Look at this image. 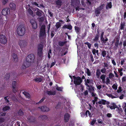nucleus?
<instances>
[{
    "instance_id": "6",
    "label": "nucleus",
    "mask_w": 126,
    "mask_h": 126,
    "mask_svg": "<svg viewBox=\"0 0 126 126\" xmlns=\"http://www.w3.org/2000/svg\"><path fill=\"white\" fill-rule=\"evenodd\" d=\"M7 42V38L6 36L3 34L0 35V43L3 44H5Z\"/></svg>"
},
{
    "instance_id": "21",
    "label": "nucleus",
    "mask_w": 126,
    "mask_h": 126,
    "mask_svg": "<svg viewBox=\"0 0 126 126\" xmlns=\"http://www.w3.org/2000/svg\"><path fill=\"white\" fill-rule=\"evenodd\" d=\"M71 3L73 6H77L78 4V0H72Z\"/></svg>"
},
{
    "instance_id": "51",
    "label": "nucleus",
    "mask_w": 126,
    "mask_h": 126,
    "mask_svg": "<svg viewBox=\"0 0 126 126\" xmlns=\"http://www.w3.org/2000/svg\"><path fill=\"white\" fill-rule=\"evenodd\" d=\"M87 0V5H91V1H92L93 0Z\"/></svg>"
},
{
    "instance_id": "10",
    "label": "nucleus",
    "mask_w": 126,
    "mask_h": 126,
    "mask_svg": "<svg viewBox=\"0 0 126 126\" xmlns=\"http://www.w3.org/2000/svg\"><path fill=\"white\" fill-rule=\"evenodd\" d=\"M92 53L95 57L96 59H98V57L99 54L98 50H96L95 48H93L92 49Z\"/></svg>"
},
{
    "instance_id": "41",
    "label": "nucleus",
    "mask_w": 126,
    "mask_h": 126,
    "mask_svg": "<svg viewBox=\"0 0 126 126\" xmlns=\"http://www.w3.org/2000/svg\"><path fill=\"white\" fill-rule=\"evenodd\" d=\"M123 68H121L120 69H118V71L119 73H120V75L121 76L123 75V72H122L123 71Z\"/></svg>"
},
{
    "instance_id": "44",
    "label": "nucleus",
    "mask_w": 126,
    "mask_h": 126,
    "mask_svg": "<svg viewBox=\"0 0 126 126\" xmlns=\"http://www.w3.org/2000/svg\"><path fill=\"white\" fill-rule=\"evenodd\" d=\"M46 97H43L42 98L40 101H39V102H37V103H36L37 104H39V103H42V102H43V101H44V100L45 99H46Z\"/></svg>"
},
{
    "instance_id": "43",
    "label": "nucleus",
    "mask_w": 126,
    "mask_h": 126,
    "mask_svg": "<svg viewBox=\"0 0 126 126\" xmlns=\"http://www.w3.org/2000/svg\"><path fill=\"white\" fill-rule=\"evenodd\" d=\"M16 81H14L13 82L12 84V88H16Z\"/></svg>"
},
{
    "instance_id": "57",
    "label": "nucleus",
    "mask_w": 126,
    "mask_h": 126,
    "mask_svg": "<svg viewBox=\"0 0 126 126\" xmlns=\"http://www.w3.org/2000/svg\"><path fill=\"white\" fill-rule=\"evenodd\" d=\"M105 39H104V41L103 42V43H104V44H105V43H106V42L108 40V39L107 38L106 36V37H105Z\"/></svg>"
},
{
    "instance_id": "64",
    "label": "nucleus",
    "mask_w": 126,
    "mask_h": 126,
    "mask_svg": "<svg viewBox=\"0 0 126 126\" xmlns=\"http://www.w3.org/2000/svg\"><path fill=\"white\" fill-rule=\"evenodd\" d=\"M123 110L126 113V103H125V106L123 107Z\"/></svg>"
},
{
    "instance_id": "1",
    "label": "nucleus",
    "mask_w": 126,
    "mask_h": 126,
    "mask_svg": "<svg viewBox=\"0 0 126 126\" xmlns=\"http://www.w3.org/2000/svg\"><path fill=\"white\" fill-rule=\"evenodd\" d=\"M44 46L43 44H39L37 47V57L38 58H42L43 55V48Z\"/></svg>"
},
{
    "instance_id": "13",
    "label": "nucleus",
    "mask_w": 126,
    "mask_h": 126,
    "mask_svg": "<svg viewBox=\"0 0 126 126\" xmlns=\"http://www.w3.org/2000/svg\"><path fill=\"white\" fill-rule=\"evenodd\" d=\"M32 61V55L30 54L28 55L26 58V63L29 66L31 65Z\"/></svg>"
},
{
    "instance_id": "49",
    "label": "nucleus",
    "mask_w": 126,
    "mask_h": 126,
    "mask_svg": "<svg viewBox=\"0 0 126 126\" xmlns=\"http://www.w3.org/2000/svg\"><path fill=\"white\" fill-rule=\"evenodd\" d=\"M85 44L87 45L88 48H90L91 46V43H89L88 42H86L84 43Z\"/></svg>"
},
{
    "instance_id": "19",
    "label": "nucleus",
    "mask_w": 126,
    "mask_h": 126,
    "mask_svg": "<svg viewBox=\"0 0 126 126\" xmlns=\"http://www.w3.org/2000/svg\"><path fill=\"white\" fill-rule=\"evenodd\" d=\"M11 9L13 10H15L16 8V4L13 3H11L9 5Z\"/></svg>"
},
{
    "instance_id": "24",
    "label": "nucleus",
    "mask_w": 126,
    "mask_h": 126,
    "mask_svg": "<svg viewBox=\"0 0 126 126\" xmlns=\"http://www.w3.org/2000/svg\"><path fill=\"white\" fill-rule=\"evenodd\" d=\"M32 28L34 29H36L37 28V24L35 21L33 20V22L32 20Z\"/></svg>"
},
{
    "instance_id": "7",
    "label": "nucleus",
    "mask_w": 126,
    "mask_h": 126,
    "mask_svg": "<svg viewBox=\"0 0 126 126\" xmlns=\"http://www.w3.org/2000/svg\"><path fill=\"white\" fill-rule=\"evenodd\" d=\"M18 44L21 49L24 48L27 45V42L25 40H20L18 42Z\"/></svg>"
},
{
    "instance_id": "4",
    "label": "nucleus",
    "mask_w": 126,
    "mask_h": 126,
    "mask_svg": "<svg viewBox=\"0 0 126 126\" xmlns=\"http://www.w3.org/2000/svg\"><path fill=\"white\" fill-rule=\"evenodd\" d=\"M46 27L44 25H43L40 29L39 35L41 37L46 36L47 34L46 32Z\"/></svg>"
},
{
    "instance_id": "48",
    "label": "nucleus",
    "mask_w": 126,
    "mask_h": 126,
    "mask_svg": "<svg viewBox=\"0 0 126 126\" xmlns=\"http://www.w3.org/2000/svg\"><path fill=\"white\" fill-rule=\"evenodd\" d=\"M36 14L38 16H39V17H40V16H41L42 15L41 13L38 11H37L36 12Z\"/></svg>"
},
{
    "instance_id": "53",
    "label": "nucleus",
    "mask_w": 126,
    "mask_h": 126,
    "mask_svg": "<svg viewBox=\"0 0 126 126\" xmlns=\"http://www.w3.org/2000/svg\"><path fill=\"white\" fill-rule=\"evenodd\" d=\"M18 114L20 116H22L23 115V112L21 110H19L18 112Z\"/></svg>"
},
{
    "instance_id": "59",
    "label": "nucleus",
    "mask_w": 126,
    "mask_h": 126,
    "mask_svg": "<svg viewBox=\"0 0 126 126\" xmlns=\"http://www.w3.org/2000/svg\"><path fill=\"white\" fill-rule=\"evenodd\" d=\"M92 84H92L91 85V86L90 87H89L88 89V90H91V89H92L93 90H94V87L92 85Z\"/></svg>"
},
{
    "instance_id": "16",
    "label": "nucleus",
    "mask_w": 126,
    "mask_h": 126,
    "mask_svg": "<svg viewBox=\"0 0 126 126\" xmlns=\"http://www.w3.org/2000/svg\"><path fill=\"white\" fill-rule=\"evenodd\" d=\"M62 28L63 29L67 28L69 30H71L72 29L73 27L71 24L69 25L64 24Z\"/></svg>"
},
{
    "instance_id": "28",
    "label": "nucleus",
    "mask_w": 126,
    "mask_h": 126,
    "mask_svg": "<svg viewBox=\"0 0 126 126\" xmlns=\"http://www.w3.org/2000/svg\"><path fill=\"white\" fill-rule=\"evenodd\" d=\"M101 71L99 69H97L96 72V76L97 78H99L100 76V75L101 74Z\"/></svg>"
},
{
    "instance_id": "18",
    "label": "nucleus",
    "mask_w": 126,
    "mask_h": 126,
    "mask_svg": "<svg viewBox=\"0 0 126 126\" xmlns=\"http://www.w3.org/2000/svg\"><path fill=\"white\" fill-rule=\"evenodd\" d=\"M63 21L62 20H59V21L60 22H57L56 23L55 26L57 29H58L61 26V24L60 22H63Z\"/></svg>"
},
{
    "instance_id": "20",
    "label": "nucleus",
    "mask_w": 126,
    "mask_h": 126,
    "mask_svg": "<svg viewBox=\"0 0 126 126\" xmlns=\"http://www.w3.org/2000/svg\"><path fill=\"white\" fill-rule=\"evenodd\" d=\"M30 6L29 4H28L27 6V9L28 14V15H32V10L30 7Z\"/></svg>"
},
{
    "instance_id": "9",
    "label": "nucleus",
    "mask_w": 126,
    "mask_h": 126,
    "mask_svg": "<svg viewBox=\"0 0 126 126\" xmlns=\"http://www.w3.org/2000/svg\"><path fill=\"white\" fill-rule=\"evenodd\" d=\"M71 115L68 113H66L64 114L63 117V121L64 123H67L69 121L70 119Z\"/></svg>"
},
{
    "instance_id": "30",
    "label": "nucleus",
    "mask_w": 126,
    "mask_h": 126,
    "mask_svg": "<svg viewBox=\"0 0 126 126\" xmlns=\"http://www.w3.org/2000/svg\"><path fill=\"white\" fill-rule=\"evenodd\" d=\"M117 106L115 103H113L111 106H110V108L111 110L115 109V108H117Z\"/></svg>"
},
{
    "instance_id": "23",
    "label": "nucleus",
    "mask_w": 126,
    "mask_h": 126,
    "mask_svg": "<svg viewBox=\"0 0 126 126\" xmlns=\"http://www.w3.org/2000/svg\"><path fill=\"white\" fill-rule=\"evenodd\" d=\"M67 41H60L58 42V44L59 46H63L65 44L67 43Z\"/></svg>"
},
{
    "instance_id": "29",
    "label": "nucleus",
    "mask_w": 126,
    "mask_h": 126,
    "mask_svg": "<svg viewBox=\"0 0 126 126\" xmlns=\"http://www.w3.org/2000/svg\"><path fill=\"white\" fill-rule=\"evenodd\" d=\"M100 13V12L98 8H97L95 11V16H99V14Z\"/></svg>"
},
{
    "instance_id": "42",
    "label": "nucleus",
    "mask_w": 126,
    "mask_h": 126,
    "mask_svg": "<svg viewBox=\"0 0 126 126\" xmlns=\"http://www.w3.org/2000/svg\"><path fill=\"white\" fill-rule=\"evenodd\" d=\"M10 77V75L9 74H7L5 75L4 77V79L5 80H7Z\"/></svg>"
},
{
    "instance_id": "46",
    "label": "nucleus",
    "mask_w": 126,
    "mask_h": 126,
    "mask_svg": "<svg viewBox=\"0 0 126 126\" xmlns=\"http://www.w3.org/2000/svg\"><path fill=\"white\" fill-rule=\"evenodd\" d=\"M112 6L111 2H110L107 5L106 7L107 8V7H108L110 9V8H111Z\"/></svg>"
},
{
    "instance_id": "50",
    "label": "nucleus",
    "mask_w": 126,
    "mask_h": 126,
    "mask_svg": "<svg viewBox=\"0 0 126 126\" xmlns=\"http://www.w3.org/2000/svg\"><path fill=\"white\" fill-rule=\"evenodd\" d=\"M112 87L113 89H114V90H116L117 89V84H113V85H112Z\"/></svg>"
},
{
    "instance_id": "15",
    "label": "nucleus",
    "mask_w": 126,
    "mask_h": 126,
    "mask_svg": "<svg viewBox=\"0 0 126 126\" xmlns=\"http://www.w3.org/2000/svg\"><path fill=\"white\" fill-rule=\"evenodd\" d=\"M98 103L99 104H103V105L106 104H108L109 103V102H107L106 100L104 99H101V101H99L98 102H96V104Z\"/></svg>"
},
{
    "instance_id": "5",
    "label": "nucleus",
    "mask_w": 126,
    "mask_h": 126,
    "mask_svg": "<svg viewBox=\"0 0 126 126\" xmlns=\"http://www.w3.org/2000/svg\"><path fill=\"white\" fill-rule=\"evenodd\" d=\"M120 39L119 37H115L113 41H112V43H114L115 46L113 47V48L114 49H117L118 47V45L119 44V40Z\"/></svg>"
},
{
    "instance_id": "11",
    "label": "nucleus",
    "mask_w": 126,
    "mask_h": 126,
    "mask_svg": "<svg viewBox=\"0 0 126 126\" xmlns=\"http://www.w3.org/2000/svg\"><path fill=\"white\" fill-rule=\"evenodd\" d=\"M38 108L40 109L43 112L48 111L50 110L48 107L46 106H43L41 107H39Z\"/></svg>"
},
{
    "instance_id": "34",
    "label": "nucleus",
    "mask_w": 126,
    "mask_h": 126,
    "mask_svg": "<svg viewBox=\"0 0 126 126\" xmlns=\"http://www.w3.org/2000/svg\"><path fill=\"white\" fill-rule=\"evenodd\" d=\"M74 28L75 31H76V33H77V34H79V31L80 30V28L77 26H75Z\"/></svg>"
},
{
    "instance_id": "55",
    "label": "nucleus",
    "mask_w": 126,
    "mask_h": 126,
    "mask_svg": "<svg viewBox=\"0 0 126 126\" xmlns=\"http://www.w3.org/2000/svg\"><path fill=\"white\" fill-rule=\"evenodd\" d=\"M44 20V18L43 17H41L39 18V21L40 22H43Z\"/></svg>"
},
{
    "instance_id": "61",
    "label": "nucleus",
    "mask_w": 126,
    "mask_h": 126,
    "mask_svg": "<svg viewBox=\"0 0 126 126\" xmlns=\"http://www.w3.org/2000/svg\"><path fill=\"white\" fill-rule=\"evenodd\" d=\"M8 96L5 97L4 98V99L6 101V103H8L9 102V101L8 100V99H7V98L8 97Z\"/></svg>"
},
{
    "instance_id": "27",
    "label": "nucleus",
    "mask_w": 126,
    "mask_h": 126,
    "mask_svg": "<svg viewBox=\"0 0 126 126\" xmlns=\"http://www.w3.org/2000/svg\"><path fill=\"white\" fill-rule=\"evenodd\" d=\"M40 118L42 120H46L48 119V118L47 115H41L39 116L38 118L39 119Z\"/></svg>"
},
{
    "instance_id": "3",
    "label": "nucleus",
    "mask_w": 126,
    "mask_h": 126,
    "mask_svg": "<svg viewBox=\"0 0 126 126\" xmlns=\"http://www.w3.org/2000/svg\"><path fill=\"white\" fill-rule=\"evenodd\" d=\"M73 77L74 79V83L75 85H79L82 82V80L81 77H76L75 76H73Z\"/></svg>"
},
{
    "instance_id": "22",
    "label": "nucleus",
    "mask_w": 126,
    "mask_h": 126,
    "mask_svg": "<svg viewBox=\"0 0 126 126\" xmlns=\"http://www.w3.org/2000/svg\"><path fill=\"white\" fill-rule=\"evenodd\" d=\"M103 83H105V79L106 78L105 75L103 74L101 75L100 77Z\"/></svg>"
},
{
    "instance_id": "54",
    "label": "nucleus",
    "mask_w": 126,
    "mask_h": 126,
    "mask_svg": "<svg viewBox=\"0 0 126 126\" xmlns=\"http://www.w3.org/2000/svg\"><path fill=\"white\" fill-rule=\"evenodd\" d=\"M122 91V87L121 86H119L118 87V89L117 90V92L118 93H120Z\"/></svg>"
},
{
    "instance_id": "38",
    "label": "nucleus",
    "mask_w": 126,
    "mask_h": 126,
    "mask_svg": "<svg viewBox=\"0 0 126 126\" xmlns=\"http://www.w3.org/2000/svg\"><path fill=\"white\" fill-rule=\"evenodd\" d=\"M101 54L103 57H105L106 54V50H103L101 52Z\"/></svg>"
},
{
    "instance_id": "63",
    "label": "nucleus",
    "mask_w": 126,
    "mask_h": 126,
    "mask_svg": "<svg viewBox=\"0 0 126 126\" xmlns=\"http://www.w3.org/2000/svg\"><path fill=\"white\" fill-rule=\"evenodd\" d=\"M2 2L4 4H5L8 1V0H2Z\"/></svg>"
},
{
    "instance_id": "36",
    "label": "nucleus",
    "mask_w": 126,
    "mask_h": 126,
    "mask_svg": "<svg viewBox=\"0 0 126 126\" xmlns=\"http://www.w3.org/2000/svg\"><path fill=\"white\" fill-rule=\"evenodd\" d=\"M125 26V23H121L120 27V29L121 30H123Z\"/></svg>"
},
{
    "instance_id": "33",
    "label": "nucleus",
    "mask_w": 126,
    "mask_h": 126,
    "mask_svg": "<svg viewBox=\"0 0 126 126\" xmlns=\"http://www.w3.org/2000/svg\"><path fill=\"white\" fill-rule=\"evenodd\" d=\"M22 93L27 98H30L31 96L30 94L28 93H27L25 91L23 92Z\"/></svg>"
},
{
    "instance_id": "39",
    "label": "nucleus",
    "mask_w": 126,
    "mask_h": 126,
    "mask_svg": "<svg viewBox=\"0 0 126 126\" xmlns=\"http://www.w3.org/2000/svg\"><path fill=\"white\" fill-rule=\"evenodd\" d=\"M86 74L88 76H91V72L90 71L89 69L87 68L86 69Z\"/></svg>"
},
{
    "instance_id": "52",
    "label": "nucleus",
    "mask_w": 126,
    "mask_h": 126,
    "mask_svg": "<svg viewBox=\"0 0 126 126\" xmlns=\"http://www.w3.org/2000/svg\"><path fill=\"white\" fill-rule=\"evenodd\" d=\"M48 13L49 14V16L51 17H52V16H53V13L51 12V11H50V10H48Z\"/></svg>"
},
{
    "instance_id": "37",
    "label": "nucleus",
    "mask_w": 126,
    "mask_h": 126,
    "mask_svg": "<svg viewBox=\"0 0 126 126\" xmlns=\"http://www.w3.org/2000/svg\"><path fill=\"white\" fill-rule=\"evenodd\" d=\"M10 108V107L6 106L4 107L3 108V110L4 111H6L9 110Z\"/></svg>"
},
{
    "instance_id": "56",
    "label": "nucleus",
    "mask_w": 126,
    "mask_h": 126,
    "mask_svg": "<svg viewBox=\"0 0 126 126\" xmlns=\"http://www.w3.org/2000/svg\"><path fill=\"white\" fill-rule=\"evenodd\" d=\"M100 11V12L101 10H102L104 8V5H100V6H99V7H98Z\"/></svg>"
},
{
    "instance_id": "31",
    "label": "nucleus",
    "mask_w": 126,
    "mask_h": 126,
    "mask_svg": "<svg viewBox=\"0 0 126 126\" xmlns=\"http://www.w3.org/2000/svg\"><path fill=\"white\" fill-rule=\"evenodd\" d=\"M99 36L98 34H96L94 38L93 39V41L95 42H97L99 40Z\"/></svg>"
},
{
    "instance_id": "8",
    "label": "nucleus",
    "mask_w": 126,
    "mask_h": 126,
    "mask_svg": "<svg viewBox=\"0 0 126 126\" xmlns=\"http://www.w3.org/2000/svg\"><path fill=\"white\" fill-rule=\"evenodd\" d=\"M85 84L86 86L89 88L91 87V85L93 83V80L92 79H85L84 80Z\"/></svg>"
},
{
    "instance_id": "62",
    "label": "nucleus",
    "mask_w": 126,
    "mask_h": 126,
    "mask_svg": "<svg viewBox=\"0 0 126 126\" xmlns=\"http://www.w3.org/2000/svg\"><path fill=\"white\" fill-rule=\"evenodd\" d=\"M94 46L95 47H96L97 49L98 48V43H96L94 44Z\"/></svg>"
},
{
    "instance_id": "58",
    "label": "nucleus",
    "mask_w": 126,
    "mask_h": 126,
    "mask_svg": "<svg viewBox=\"0 0 126 126\" xmlns=\"http://www.w3.org/2000/svg\"><path fill=\"white\" fill-rule=\"evenodd\" d=\"M4 118H0V124L4 122Z\"/></svg>"
},
{
    "instance_id": "2",
    "label": "nucleus",
    "mask_w": 126,
    "mask_h": 126,
    "mask_svg": "<svg viewBox=\"0 0 126 126\" xmlns=\"http://www.w3.org/2000/svg\"><path fill=\"white\" fill-rule=\"evenodd\" d=\"M25 28L23 25H19L17 30V34L20 36L24 35L25 33Z\"/></svg>"
},
{
    "instance_id": "17",
    "label": "nucleus",
    "mask_w": 126,
    "mask_h": 126,
    "mask_svg": "<svg viewBox=\"0 0 126 126\" xmlns=\"http://www.w3.org/2000/svg\"><path fill=\"white\" fill-rule=\"evenodd\" d=\"M55 4L58 7L60 8L61 6L62 3V0H57L55 1Z\"/></svg>"
},
{
    "instance_id": "14",
    "label": "nucleus",
    "mask_w": 126,
    "mask_h": 126,
    "mask_svg": "<svg viewBox=\"0 0 126 126\" xmlns=\"http://www.w3.org/2000/svg\"><path fill=\"white\" fill-rule=\"evenodd\" d=\"M10 13V11L8 8L4 9L2 11V14L4 16L6 15L9 14Z\"/></svg>"
},
{
    "instance_id": "45",
    "label": "nucleus",
    "mask_w": 126,
    "mask_h": 126,
    "mask_svg": "<svg viewBox=\"0 0 126 126\" xmlns=\"http://www.w3.org/2000/svg\"><path fill=\"white\" fill-rule=\"evenodd\" d=\"M114 75L113 73H110L108 77L109 79H111L114 76Z\"/></svg>"
},
{
    "instance_id": "26",
    "label": "nucleus",
    "mask_w": 126,
    "mask_h": 126,
    "mask_svg": "<svg viewBox=\"0 0 126 126\" xmlns=\"http://www.w3.org/2000/svg\"><path fill=\"white\" fill-rule=\"evenodd\" d=\"M12 56L13 58L14 61L15 62H17L18 60V58L17 55L16 54L14 53L12 55Z\"/></svg>"
},
{
    "instance_id": "32",
    "label": "nucleus",
    "mask_w": 126,
    "mask_h": 126,
    "mask_svg": "<svg viewBox=\"0 0 126 126\" xmlns=\"http://www.w3.org/2000/svg\"><path fill=\"white\" fill-rule=\"evenodd\" d=\"M42 79L40 77L35 78L33 79L36 82H41L42 81Z\"/></svg>"
},
{
    "instance_id": "12",
    "label": "nucleus",
    "mask_w": 126,
    "mask_h": 126,
    "mask_svg": "<svg viewBox=\"0 0 126 126\" xmlns=\"http://www.w3.org/2000/svg\"><path fill=\"white\" fill-rule=\"evenodd\" d=\"M44 92L45 94H46L49 96H50L51 95H55L56 94V92L55 91H52L51 90H47L46 91H44Z\"/></svg>"
},
{
    "instance_id": "40",
    "label": "nucleus",
    "mask_w": 126,
    "mask_h": 126,
    "mask_svg": "<svg viewBox=\"0 0 126 126\" xmlns=\"http://www.w3.org/2000/svg\"><path fill=\"white\" fill-rule=\"evenodd\" d=\"M109 78L107 77L106 78V81H105V83L107 85H108V84L110 83V80L109 79Z\"/></svg>"
},
{
    "instance_id": "25",
    "label": "nucleus",
    "mask_w": 126,
    "mask_h": 126,
    "mask_svg": "<svg viewBox=\"0 0 126 126\" xmlns=\"http://www.w3.org/2000/svg\"><path fill=\"white\" fill-rule=\"evenodd\" d=\"M29 66V65L26 62H25L21 66V68L22 69H24Z\"/></svg>"
},
{
    "instance_id": "35",
    "label": "nucleus",
    "mask_w": 126,
    "mask_h": 126,
    "mask_svg": "<svg viewBox=\"0 0 126 126\" xmlns=\"http://www.w3.org/2000/svg\"><path fill=\"white\" fill-rule=\"evenodd\" d=\"M117 108L116 110L118 113H119L120 114H121L123 111L122 109L121 108H117Z\"/></svg>"
},
{
    "instance_id": "60",
    "label": "nucleus",
    "mask_w": 126,
    "mask_h": 126,
    "mask_svg": "<svg viewBox=\"0 0 126 126\" xmlns=\"http://www.w3.org/2000/svg\"><path fill=\"white\" fill-rule=\"evenodd\" d=\"M62 88L59 87L58 86H57V87L56 88V89L57 90L59 91H62Z\"/></svg>"
},
{
    "instance_id": "47",
    "label": "nucleus",
    "mask_w": 126,
    "mask_h": 126,
    "mask_svg": "<svg viewBox=\"0 0 126 126\" xmlns=\"http://www.w3.org/2000/svg\"><path fill=\"white\" fill-rule=\"evenodd\" d=\"M106 71V69L104 67L101 70V72L102 73H105Z\"/></svg>"
}]
</instances>
